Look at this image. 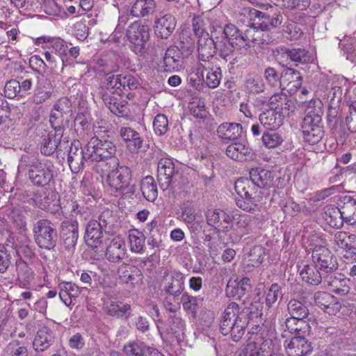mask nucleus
Masks as SVG:
<instances>
[{"mask_svg": "<svg viewBox=\"0 0 356 356\" xmlns=\"http://www.w3.org/2000/svg\"><path fill=\"white\" fill-rule=\"evenodd\" d=\"M158 179L161 186L167 189L173 182L175 163L170 158H162L158 163Z\"/></svg>", "mask_w": 356, "mask_h": 356, "instance_id": "20", "label": "nucleus"}, {"mask_svg": "<svg viewBox=\"0 0 356 356\" xmlns=\"http://www.w3.org/2000/svg\"><path fill=\"white\" fill-rule=\"evenodd\" d=\"M264 254V249L261 246L253 247L248 254V265L252 267L259 266L263 262Z\"/></svg>", "mask_w": 356, "mask_h": 356, "instance_id": "60", "label": "nucleus"}, {"mask_svg": "<svg viewBox=\"0 0 356 356\" xmlns=\"http://www.w3.org/2000/svg\"><path fill=\"white\" fill-rule=\"evenodd\" d=\"M120 74H112L106 78V81L99 88V94L102 99L104 95L113 97L115 95L121 96V90L120 87Z\"/></svg>", "mask_w": 356, "mask_h": 356, "instance_id": "36", "label": "nucleus"}, {"mask_svg": "<svg viewBox=\"0 0 356 356\" xmlns=\"http://www.w3.org/2000/svg\"><path fill=\"white\" fill-rule=\"evenodd\" d=\"M104 104L115 115L118 116H124L127 114V107L122 102H118L115 96L110 97L104 95L102 99Z\"/></svg>", "mask_w": 356, "mask_h": 356, "instance_id": "57", "label": "nucleus"}, {"mask_svg": "<svg viewBox=\"0 0 356 356\" xmlns=\"http://www.w3.org/2000/svg\"><path fill=\"white\" fill-rule=\"evenodd\" d=\"M84 161H89L86 159V146L82 149L79 141L72 143L68 151L67 162L72 173H78L83 168Z\"/></svg>", "mask_w": 356, "mask_h": 356, "instance_id": "14", "label": "nucleus"}, {"mask_svg": "<svg viewBox=\"0 0 356 356\" xmlns=\"http://www.w3.org/2000/svg\"><path fill=\"white\" fill-rule=\"evenodd\" d=\"M72 112V102L66 97H61L54 105L53 110L49 115V122L54 131L60 135L61 129H64V122H68V116Z\"/></svg>", "mask_w": 356, "mask_h": 356, "instance_id": "7", "label": "nucleus"}, {"mask_svg": "<svg viewBox=\"0 0 356 356\" xmlns=\"http://www.w3.org/2000/svg\"><path fill=\"white\" fill-rule=\"evenodd\" d=\"M156 5L155 0H136L130 13L135 17H148L154 13Z\"/></svg>", "mask_w": 356, "mask_h": 356, "instance_id": "32", "label": "nucleus"}, {"mask_svg": "<svg viewBox=\"0 0 356 356\" xmlns=\"http://www.w3.org/2000/svg\"><path fill=\"white\" fill-rule=\"evenodd\" d=\"M287 311L291 316L289 318L296 319H305L309 314L307 307L296 299H291L289 301Z\"/></svg>", "mask_w": 356, "mask_h": 356, "instance_id": "51", "label": "nucleus"}, {"mask_svg": "<svg viewBox=\"0 0 356 356\" xmlns=\"http://www.w3.org/2000/svg\"><path fill=\"white\" fill-rule=\"evenodd\" d=\"M322 106L323 104L318 99L310 101L305 109V116L302 123L321 124L322 115L323 114Z\"/></svg>", "mask_w": 356, "mask_h": 356, "instance_id": "31", "label": "nucleus"}, {"mask_svg": "<svg viewBox=\"0 0 356 356\" xmlns=\"http://www.w3.org/2000/svg\"><path fill=\"white\" fill-rule=\"evenodd\" d=\"M168 324L172 334L176 337L184 334L186 328V323L181 314H174L170 316L168 319Z\"/></svg>", "mask_w": 356, "mask_h": 356, "instance_id": "59", "label": "nucleus"}, {"mask_svg": "<svg viewBox=\"0 0 356 356\" xmlns=\"http://www.w3.org/2000/svg\"><path fill=\"white\" fill-rule=\"evenodd\" d=\"M54 340V331L46 324L40 325L33 341V348L37 353H42L50 348Z\"/></svg>", "mask_w": 356, "mask_h": 356, "instance_id": "13", "label": "nucleus"}, {"mask_svg": "<svg viewBox=\"0 0 356 356\" xmlns=\"http://www.w3.org/2000/svg\"><path fill=\"white\" fill-rule=\"evenodd\" d=\"M207 224L218 227L223 223L230 225L233 221V216L221 209H209L206 213Z\"/></svg>", "mask_w": 356, "mask_h": 356, "instance_id": "35", "label": "nucleus"}, {"mask_svg": "<svg viewBox=\"0 0 356 356\" xmlns=\"http://www.w3.org/2000/svg\"><path fill=\"white\" fill-rule=\"evenodd\" d=\"M283 20V15L280 13H275L271 17L266 15V17L264 18L262 22L258 24V26L254 29L262 31H270L272 29L280 26Z\"/></svg>", "mask_w": 356, "mask_h": 356, "instance_id": "55", "label": "nucleus"}, {"mask_svg": "<svg viewBox=\"0 0 356 356\" xmlns=\"http://www.w3.org/2000/svg\"><path fill=\"white\" fill-rule=\"evenodd\" d=\"M252 312L250 307L230 302L225 309L220 323L221 333L230 335L234 341H238L243 336Z\"/></svg>", "mask_w": 356, "mask_h": 356, "instance_id": "1", "label": "nucleus"}, {"mask_svg": "<svg viewBox=\"0 0 356 356\" xmlns=\"http://www.w3.org/2000/svg\"><path fill=\"white\" fill-rule=\"evenodd\" d=\"M175 50L173 48H168L163 60L159 67L163 72H173L177 70L180 66L179 56L175 55Z\"/></svg>", "mask_w": 356, "mask_h": 356, "instance_id": "43", "label": "nucleus"}, {"mask_svg": "<svg viewBox=\"0 0 356 356\" xmlns=\"http://www.w3.org/2000/svg\"><path fill=\"white\" fill-rule=\"evenodd\" d=\"M16 254L14 245L10 241L0 244V273H5L11 264L13 257Z\"/></svg>", "mask_w": 356, "mask_h": 356, "instance_id": "41", "label": "nucleus"}, {"mask_svg": "<svg viewBox=\"0 0 356 356\" xmlns=\"http://www.w3.org/2000/svg\"><path fill=\"white\" fill-rule=\"evenodd\" d=\"M53 92L54 87L49 79H38L32 96V101L35 104H42L51 97Z\"/></svg>", "mask_w": 356, "mask_h": 356, "instance_id": "25", "label": "nucleus"}, {"mask_svg": "<svg viewBox=\"0 0 356 356\" xmlns=\"http://www.w3.org/2000/svg\"><path fill=\"white\" fill-rule=\"evenodd\" d=\"M285 348L289 356H305L312 350L304 336L294 337L289 341H285Z\"/></svg>", "mask_w": 356, "mask_h": 356, "instance_id": "22", "label": "nucleus"}, {"mask_svg": "<svg viewBox=\"0 0 356 356\" xmlns=\"http://www.w3.org/2000/svg\"><path fill=\"white\" fill-rule=\"evenodd\" d=\"M316 266H306L300 272V276L303 281L312 285H318L323 280L325 273L318 270Z\"/></svg>", "mask_w": 356, "mask_h": 356, "instance_id": "46", "label": "nucleus"}, {"mask_svg": "<svg viewBox=\"0 0 356 356\" xmlns=\"http://www.w3.org/2000/svg\"><path fill=\"white\" fill-rule=\"evenodd\" d=\"M117 147L110 140H101L97 136H92L86 145V159L91 162L107 161L110 166L115 156Z\"/></svg>", "mask_w": 356, "mask_h": 356, "instance_id": "5", "label": "nucleus"}, {"mask_svg": "<svg viewBox=\"0 0 356 356\" xmlns=\"http://www.w3.org/2000/svg\"><path fill=\"white\" fill-rule=\"evenodd\" d=\"M16 268L17 279L19 282L20 286L24 288H27L34 278L35 275L33 271L29 266L27 263L24 261H17L16 264Z\"/></svg>", "mask_w": 356, "mask_h": 356, "instance_id": "48", "label": "nucleus"}, {"mask_svg": "<svg viewBox=\"0 0 356 356\" xmlns=\"http://www.w3.org/2000/svg\"><path fill=\"white\" fill-rule=\"evenodd\" d=\"M35 240L41 248L52 250L55 248L58 234L55 225L48 220H40L34 225Z\"/></svg>", "mask_w": 356, "mask_h": 356, "instance_id": "6", "label": "nucleus"}, {"mask_svg": "<svg viewBox=\"0 0 356 356\" xmlns=\"http://www.w3.org/2000/svg\"><path fill=\"white\" fill-rule=\"evenodd\" d=\"M153 127L156 135L163 136L168 130L167 117L161 113L156 115L153 122Z\"/></svg>", "mask_w": 356, "mask_h": 356, "instance_id": "63", "label": "nucleus"}, {"mask_svg": "<svg viewBox=\"0 0 356 356\" xmlns=\"http://www.w3.org/2000/svg\"><path fill=\"white\" fill-rule=\"evenodd\" d=\"M129 41L134 45V51L142 54L146 49L149 40V29L139 21L131 24L126 33Z\"/></svg>", "mask_w": 356, "mask_h": 356, "instance_id": "8", "label": "nucleus"}, {"mask_svg": "<svg viewBox=\"0 0 356 356\" xmlns=\"http://www.w3.org/2000/svg\"><path fill=\"white\" fill-rule=\"evenodd\" d=\"M119 80L121 95H125L128 99L132 98L134 96L133 93L128 92L126 94V92L129 90H134L138 88L140 84L138 79L133 74L127 73L120 74Z\"/></svg>", "mask_w": 356, "mask_h": 356, "instance_id": "47", "label": "nucleus"}, {"mask_svg": "<svg viewBox=\"0 0 356 356\" xmlns=\"http://www.w3.org/2000/svg\"><path fill=\"white\" fill-rule=\"evenodd\" d=\"M58 131H54V133H49L47 135L44 136L41 142L40 151L41 153L45 156H50L54 153L56 150L63 151L66 148L68 140L61 141L63 136L64 129H61L60 135H58Z\"/></svg>", "mask_w": 356, "mask_h": 356, "instance_id": "12", "label": "nucleus"}, {"mask_svg": "<svg viewBox=\"0 0 356 356\" xmlns=\"http://www.w3.org/2000/svg\"><path fill=\"white\" fill-rule=\"evenodd\" d=\"M261 140L263 145L267 148H275L280 145L284 140L282 135L276 132L264 133Z\"/></svg>", "mask_w": 356, "mask_h": 356, "instance_id": "61", "label": "nucleus"}, {"mask_svg": "<svg viewBox=\"0 0 356 356\" xmlns=\"http://www.w3.org/2000/svg\"><path fill=\"white\" fill-rule=\"evenodd\" d=\"M161 293L171 295H182L184 291V276L179 271L163 272L161 282Z\"/></svg>", "mask_w": 356, "mask_h": 356, "instance_id": "9", "label": "nucleus"}, {"mask_svg": "<svg viewBox=\"0 0 356 356\" xmlns=\"http://www.w3.org/2000/svg\"><path fill=\"white\" fill-rule=\"evenodd\" d=\"M223 33L225 36L222 38H226L234 44L246 38V32L243 34L235 25L232 24L225 26Z\"/></svg>", "mask_w": 356, "mask_h": 356, "instance_id": "58", "label": "nucleus"}, {"mask_svg": "<svg viewBox=\"0 0 356 356\" xmlns=\"http://www.w3.org/2000/svg\"><path fill=\"white\" fill-rule=\"evenodd\" d=\"M127 257L124 239L120 236L113 238L106 246L105 258L110 262L119 263Z\"/></svg>", "mask_w": 356, "mask_h": 356, "instance_id": "15", "label": "nucleus"}, {"mask_svg": "<svg viewBox=\"0 0 356 356\" xmlns=\"http://www.w3.org/2000/svg\"><path fill=\"white\" fill-rule=\"evenodd\" d=\"M243 127L239 123L223 122L217 129V134L224 140H237L243 134Z\"/></svg>", "mask_w": 356, "mask_h": 356, "instance_id": "30", "label": "nucleus"}, {"mask_svg": "<svg viewBox=\"0 0 356 356\" xmlns=\"http://www.w3.org/2000/svg\"><path fill=\"white\" fill-rule=\"evenodd\" d=\"M281 87H288L289 90L293 91L300 88L302 77L300 73L292 68H286L281 74Z\"/></svg>", "mask_w": 356, "mask_h": 356, "instance_id": "34", "label": "nucleus"}, {"mask_svg": "<svg viewBox=\"0 0 356 356\" xmlns=\"http://www.w3.org/2000/svg\"><path fill=\"white\" fill-rule=\"evenodd\" d=\"M97 224L106 234L113 235L116 233V220L111 210H105L98 217Z\"/></svg>", "mask_w": 356, "mask_h": 356, "instance_id": "42", "label": "nucleus"}, {"mask_svg": "<svg viewBox=\"0 0 356 356\" xmlns=\"http://www.w3.org/2000/svg\"><path fill=\"white\" fill-rule=\"evenodd\" d=\"M197 38V51L200 59L207 63L216 54V38H211L209 33H203V36Z\"/></svg>", "mask_w": 356, "mask_h": 356, "instance_id": "26", "label": "nucleus"}, {"mask_svg": "<svg viewBox=\"0 0 356 356\" xmlns=\"http://www.w3.org/2000/svg\"><path fill=\"white\" fill-rule=\"evenodd\" d=\"M284 325L290 333L298 336H305L310 331V326L305 319L287 318L284 321Z\"/></svg>", "mask_w": 356, "mask_h": 356, "instance_id": "45", "label": "nucleus"}, {"mask_svg": "<svg viewBox=\"0 0 356 356\" xmlns=\"http://www.w3.org/2000/svg\"><path fill=\"white\" fill-rule=\"evenodd\" d=\"M268 104L270 109L289 113L291 108L292 102L287 95L282 92H276L269 97Z\"/></svg>", "mask_w": 356, "mask_h": 356, "instance_id": "49", "label": "nucleus"}, {"mask_svg": "<svg viewBox=\"0 0 356 356\" xmlns=\"http://www.w3.org/2000/svg\"><path fill=\"white\" fill-rule=\"evenodd\" d=\"M148 346L140 341H131L124 346L123 351L127 356H145Z\"/></svg>", "mask_w": 356, "mask_h": 356, "instance_id": "56", "label": "nucleus"}, {"mask_svg": "<svg viewBox=\"0 0 356 356\" xmlns=\"http://www.w3.org/2000/svg\"><path fill=\"white\" fill-rule=\"evenodd\" d=\"M250 153L249 147L241 143H232L226 149L227 156L235 161L245 160L246 156H248Z\"/></svg>", "mask_w": 356, "mask_h": 356, "instance_id": "52", "label": "nucleus"}, {"mask_svg": "<svg viewBox=\"0 0 356 356\" xmlns=\"http://www.w3.org/2000/svg\"><path fill=\"white\" fill-rule=\"evenodd\" d=\"M234 188L240 196V198L236 200L238 207L248 212L259 209L257 203L261 200V193L250 178L238 179Z\"/></svg>", "mask_w": 356, "mask_h": 356, "instance_id": "4", "label": "nucleus"}, {"mask_svg": "<svg viewBox=\"0 0 356 356\" xmlns=\"http://www.w3.org/2000/svg\"><path fill=\"white\" fill-rule=\"evenodd\" d=\"M288 54L289 60L295 63H307L311 59L309 52L302 48L291 49Z\"/></svg>", "mask_w": 356, "mask_h": 356, "instance_id": "62", "label": "nucleus"}, {"mask_svg": "<svg viewBox=\"0 0 356 356\" xmlns=\"http://www.w3.org/2000/svg\"><path fill=\"white\" fill-rule=\"evenodd\" d=\"M17 169L19 173L28 174L30 181L37 186L47 185L53 179L55 171L50 161H39L28 154L21 156Z\"/></svg>", "mask_w": 356, "mask_h": 356, "instance_id": "2", "label": "nucleus"}, {"mask_svg": "<svg viewBox=\"0 0 356 356\" xmlns=\"http://www.w3.org/2000/svg\"><path fill=\"white\" fill-rule=\"evenodd\" d=\"M343 220L350 225L356 224V200L350 195L340 197L338 204Z\"/></svg>", "mask_w": 356, "mask_h": 356, "instance_id": "27", "label": "nucleus"}, {"mask_svg": "<svg viewBox=\"0 0 356 356\" xmlns=\"http://www.w3.org/2000/svg\"><path fill=\"white\" fill-rule=\"evenodd\" d=\"M60 209L65 220L73 222L77 220L78 216H82L84 207L79 204L75 197L72 195H65L60 202Z\"/></svg>", "mask_w": 356, "mask_h": 356, "instance_id": "16", "label": "nucleus"}, {"mask_svg": "<svg viewBox=\"0 0 356 356\" xmlns=\"http://www.w3.org/2000/svg\"><path fill=\"white\" fill-rule=\"evenodd\" d=\"M274 349L272 339L264 340L259 346L255 341L248 343L240 352L238 356H270Z\"/></svg>", "mask_w": 356, "mask_h": 356, "instance_id": "18", "label": "nucleus"}, {"mask_svg": "<svg viewBox=\"0 0 356 356\" xmlns=\"http://www.w3.org/2000/svg\"><path fill=\"white\" fill-rule=\"evenodd\" d=\"M302 127L305 140L312 145L318 143L324 136V131L321 124L302 123Z\"/></svg>", "mask_w": 356, "mask_h": 356, "instance_id": "37", "label": "nucleus"}, {"mask_svg": "<svg viewBox=\"0 0 356 356\" xmlns=\"http://www.w3.org/2000/svg\"><path fill=\"white\" fill-rule=\"evenodd\" d=\"M312 259L315 266L325 274L332 273L338 268L336 258L329 249L324 246H316L314 248Z\"/></svg>", "mask_w": 356, "mask_h": 356, "instance_id": "10", "label": "nucleus"}, {"mask_svg": "<svg viewBox=\"0 0 356 356\" xmlns=\"http://www.w3.org/2000/svg\"><path fill=\"white\" fill-rule=\"evenodd\" d=\"M314 301L317 305L325 309L329 314L339 312L341 304L332 294L325 291H318L314 294Z\"/></svg>", "mask_w": 356, "mask_h": 356, "instance_id": "24", "label": "nucleus"}, {"mask_svg": "<svg viewBox=\"0 0 356 356\" xmlns=\"http://www.w3.org/2000/svg\"><path fill=\"white\" fill-rule=\"evenodd\" d=\"M251 288V281L248 277H243L241 280L231 278L227 282L225 291L228 296H237L238 298H241L250 291Z\"/></svg>", "mask_w": 356, "mask_h": 356, "instance_id": "23", "label": "nucleus"}, {"mask_svg": "<svg viewBox=\"0 0 356 356\" xmlns=\"http://www.w3.org/2000/svg\"><path fill=\"white\" fill-rule=\"evenodd\" d=\"M104 230L97 224V220H90L86 227L85 232V241L88 246L97 248L102 242Z\"/></svg>", "mask_w": 356, "mask_h": 356, "instance_id": "29", "label": "nucleus"}, {"mask_svg": "<svg viewBox=\"0 0 356 356\" xmlns=\"http://www.w3.org/2000/svg\"><path fill=\"white\" fill-rule=\"evenodd\" d=\"M250 178L259 190L270 187L273 179L272 173L268 170L261 168H252L250 170Z\"/></svg>", "mask_w": 356, "mask_h": 356, "instance_id": "33", "label": "nucleus"}, {"mask_svg": "<svg viewBox=\"0 0 356 356\" xmlns=\"http://www.w3.org/2000/svg\"><path fill=\"white\" fill-rule=\"evenodd\" d=\"M201 68L206 71V78L204 82L207 86L211 88H217L222 78L221 70L220 67L210 68L209 66L207 67L201 64L198 67V70Z\"/></svg>", "mask_w": 356, "mask_h": 356, "instance_id": "53", "label": "nucleus"}, {"mask_svg": "<svg viewBox=\"0 0 356 356\" xmlns=\"http://www.w3.org/2000/svg\"><path fill=\"white\" fill-rule=\"evenodd\" d=\"M322 218L327 225L334 228L341 227L344 221L339 207H325L324 208V211L322 213Z\"/></svg>", "mask_w": 356, "mask_h": 356, "instance_id": "40", "label": "nucleus"}, {"mask_svg": "<svg viewBox=\"0 0 356 356\" xmlns=\"http://www.w3.org/2000/svg\"><path fill=\"white\" fill-rule=\"evenodd\" d=\"M177 26L176 18L170 13H160L154 21L155 35L162 40L168 39Z\"/></svg>", "mask_w": 356, "mask_h": 356, "instance_id": "11", "label": "nucleus"}, {"mask_svg": "<svg viewBox=\"0 0 356 356\" xmlns=\"http://www.w3.org/2000/svg\"><path fill=\"white\" fill-rule=\"evenodd\" d=\"M77 220L68 222L64 220L60 225L61 238L64 248L70 251L76 246L79 238V229Z\"/></svg>", "mask_w": 356, "mask_h": 356, "instance_id": "17", "label": "nucleus"}, {"mask_svg": "<svg viewBox=\"0 0 356 356\" xmlns=\"http://www.w3.org/2000/svg\"><path fill=\"white\" fill-rule=\"evenodd\" d=\"M289 113L276 109H268L259 115L260 123L267 129L275 130L280 127Z\"/></svg>", "mask_w": 356, "mask_h": 356, "instance_id": "19", "label": "nucleus"}, {"mask_svg": "<svg viewBox=\"0 0 356 356\" xmlns=\"http://www.w3.org/2000/svg\"><path fill=\"white\" fill-rule=\"evenodd\" d=\"M323 283L332 288V291L338 295L344 296L350 291V280L340 273H329L323 276Z\"/></svg>", "mask_w": 356, "mask_h": 356, "instance_id": "21", "label": "nucleus"}, {"mask_svg": "<svg viewBox=\"0 0 356 356\" xmlns=\"http://www.w3.org/2000/svg\"><path fill=\"white\" fill-rule=\"evenodd\" d=\"M129 242L131 251L135 253H142L144 251L145 237L143 235H136L131 233L129 235Z\"/></svg>", "mask_w": 356, "mask_h": 356, "instance_id": "64", "label": "nucleus"}, {"mask_svg": "<svg viewBox=\"0 0 356 356\" xmlns=\"http://www.w3.org/2000/svg\"><path fill=\"white\" fill-rule=\"evenodd\" d=\"M120 136L132 152H136L143 147V138L140 134L129 127H122L119 131Z\"/></svg>", "mask_w": 356, "mask_h": 356, "instance_id": "28", "label": "nucleus"}, {"mask_svg": "<svg viewBox=\"0 0 356 356\" xmlns=\"http://www.w3.org/2000/svg\"><path fill=\"white\" fill-rule=\"evenodd\" d=\"M234 51V44L222 37L216 38V53L218 52L220 58L227 61Z\"/></svg>", "mask_w": 356, "mask_h": 356, "instance_id": "54", "label": "nucleus"}, {"mask_svg": "<svg viewBox=\"0 0 356 356\" xmlns=\"http://www.w3.org/2000/svg\"><path fill=\"white\" fill-rule=\"evenodd\" d=\"M29 209L24 204H19L12 206L8 209V216L13 220V222L19 228H24L26 226V218L28 215Z\"/></svg>", "mask_w": 356, "mask_h": 356, "instance_id": "44", "label": "nucleus"}, {"mask_svg": "<svg viewBox=\"0 0 356 356\" xmlns=\"http://www.w3.org/2000/svg\"><path fill=\"white\" fill-rule=\"evenodd\" d=\"M108 171L106 182L108 186L116 192L122 194H134L136 186L132 184V172L126 165H120L118 159H114Z\"/></svg>", "mask_w": 356, "mask_h": 356, "instance_id": "3", "label": "nucleus"}, {"mask_svg": "<svg viewBox=\"0 0 356 356\" xmlns=\"http://www.w3.org/2000/svg\"><path fill=\"white\" fill-rule=\"evenodd\" d=\"M140 190L144 197L149 202H154L158 197V189L154 178L145 177L141 181Z\"/></svg>", "mask_w": 356, "mask_h": 356, "instance_id": "50", "label": "nucleus"}, {"mask_svg": "<svg viewBox=\"0 0 356 356\" xmlns=\"http://www.w3.org/2000/svg\"><path fill=\"white\" fill-rule=\"evenodd\" d=\"M202 300V298L193 296L186 292L184 293L181 297L184 310L193 318H196Z\"/></svg>", "mask_w": 356, "mask_h": 356, "instance_id": "39", "label": "nucleus"}, {"mask_svg": "<svg viewBox=\"0 0 356 356\" xmlns=\"http://www.w3.org/2000/svg\"><path fill=\"white\" fill-rule=\"evenodd\" d=\"M106 313L111 316L127 319L131 314V306L120 301H111L104 306Z\"/></svg>", "mask_w": 356, "mask_h": 356, "instance_id": "38", "label": "nucleus"}]
</instances>
